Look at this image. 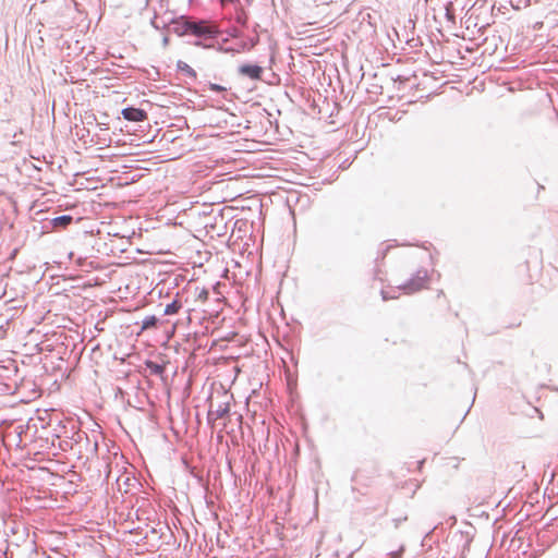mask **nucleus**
<instances>
[{
    "instance_id": "1",
    "label": "nucleus",
    "mask_w": 558,
    "mask_h": 558,
    "mask_svg": "<svg viewBox=\"0 0 558 558\" xmlns=\"http://www.w3.org/2000/svg\"><path fill=\"white\" fill-rule=\"evenodd\" d=\"M174 31L179 35L191 34L199 38L210 39L217 37L218 28L207 21H193L185 19L175 23Z\"/></svg>"
},
{
    "instance_id": "2",
    "label": "nucleus",
    "mask_w": 558,
    "mask_h": 558,
    "mask_svg": "<svg viewBox=\"0 0 558 558\" xmlns=\"http://www.w3.org/2000/svg\"><path fill=\"white\" fill-rule=\"evenodd\" d=\"M428 280V272L426 269H418L415 275L410 278L404 284L399 286L405 293L411 294L420 291L426 286Z\"/></svg>"
},
{
    "instance_id": "3",
    "label": "nucleus",
    "mask_w": 558,
    "mask_h": 558,
    "mask_svg": "<svg viewBox=\"0 0 558 558\" xmlns=\"http://www.w3.org/2000/svg\"><path fill=\"white\" fill-rule=\"evenodd\" d=\"M230 407L229 403L227 402H220L217 405L211 403L207 415L208 422H215L219 418L225 417L226 415H228Z\"/></svg>"
},
{
    "instance_id": "4",
    "label": "nucleus",
    "mask_w": 558,
    "mask_h": 558,
    "mask_svg": "<svg viewBox=\"0 0 558 558\" xmlns=\"http://www.w3.org/2000/svg\"><path fill=\"white\" fill-rule=\"evenodd\" d=\"M123 118L131 122H143L147 119V112L141 108L126 107L121 111Z\"/></svg>"
},
{
    "instance_id": "5",
    "label": "nucleus",
    "mask_w": 558,
    "mask_h": 558,
    "mask_svg": "<svg viewBox=\"0 0 558 558\" xmlns=\"http://www.w3.org/2000/svg\"><path fill=\"white\" fill-rule=\"evenodd\" d=\"M239 74L251 80L258 81L262 78L264 69L257 64H242L239 66Z\"/></svg>"
},
{
    "instance_id": "6",
    "label": "nucleus",
    "mask_w": 558,
    "mask_h": 558,
    "mask_svg": "<svg viewBox=\"0 0 558 558\" xmlns=\"http://www.w3.org/2000/svg\"><path fill=\"white\" fill-rule=\"evenodd\" d=\"M73 221V217L70 215H62L53 218L51 223L54 228H64Z\"/></svg>"
},
{
    "instance_id": "7",
    "label": "nucleus",
    "mask_w": 558,
    "mask_h": 558,
    "mask_svg": "<svg viewBox=\"0 0 558 558\" xmlns=\"http://www.w3.org/2000/svg\"><path fill=\"white\" fill-rule=\"evenodd\" d=\"M145 365L153 375L161 376L165 373V365L162 364L148 360L145 362Z\"/></svg>"
},
{
    "instance_id": "8",
    "label": "nucleus",
    "mask_w": 558,
    "mask_h": 558,
    "mask_svg": "<svg viewBox=\"0 0 558 558\" xmlns=\"http://www.w3.org/2000/svg\"><path fill=\"white\" fill-rule=\"evenodd\" d=\"M76 436H77L76 442H81V441L83 440V438H84V439L86 440V444H87L88 446H90L89 451H90L92 453H94V454H96V453H97V451H98V442H97V440H95V441L92 444L86 433H77V434H76Z\"/></svg>"
},
{
    "instance_id": "9",
    "label": "nucleus",
    "mask_w": 558,
    "mask_h": 558,
    "mask_svg": "<svg viewBox=\"0 0 558 558\" xmlns=\"http://www.w3.org/2000/svg\"><path fill=\"white\" fill-rule=\"evenodd\" d=\"M182 307V304L178 300H173L171 303H169L163 311L165 315H174L177 314Z\"/></svg>"
},
{
    "instance_id": "10",
    "label": "nucleus",
    "mask_w": 558,
    "mask_h": 558,
    "mask_svg": "<svg viewBox=\"0 0 558 558\" xmlns=\"http://www.w3.org/2000/svg\"><path fill=\"white\" fill-rule=\"evenodd\" d=\"M158 324V318L155 315L146 316L142 322V329L155 328Z\"/></svg>"
},
{
    "instance_id": "11",
    "label": "nucleus",
    "mask_w": 558,
    "mask_h": 558,
    "mask_svg": "<svg viewBox=\"0 0 558 558\" xmlns=\"http://www.w3.org/2000/svg\"><path fill=\"white\" fill-rule=\"evenodd\" d=\"M247 20H248V17H247L246 12L242 8L240 10H238L236 15H235L236 23L240 24L241 26H246Z\"/></svg>"
},
{
    "instance_id": "12",
    "label": "nucleus",
    "mask_w": 558,
    "mask_h": 558,
    "mask_svg": "<svg viewBox=\"0 0 558 558\" xmlns=\"http://www.w3.org/2000/svg\"><path fill=\"white\" fill-rule=\"evenodd\" d=\"M208 296H209V292L208 290L206 289H202L197 295V299L205 302L208 300Z\"/></svg>"
},
{
    "instance_id": "13",
    "label": "nucleus",
    "mask_w": 558,
    "mask_h": 558,
    "mask_svg": "<svg viewBox=\"0 0 558 558\" xmlns=\"http://www.w3.org/2000/svg\"><path fill=\"white\" fill-rule=\"evenodd\" d=\"M209 89L213 90V92H225L226 87H223L221 85H218V84H215V83H210L209 84Z\"/></svg>"
},
{
    "instance_id": "14",
    "label": "nucleus",
    "mask_w": 558,
    "mask_h": 558,
    "mask_svg": "<svg viewBox=\"0 0 558 558\" xmlns=\"http://www.w3.org/2000/svg\"><path fill=\"white\" fill-rule=\"evenodd\" d=\"M403 553V547H401L399 550L391 551L389 554L390 558H400Z\"/></svg>"
},
{
    "instance_id": "15",
    "label": "nucleus",
    "mask_w": 558,
    "mask_h": 558,
    "mask_svg": "<svg viewBox=\"0 0 558 558\" xmlns=\"http://www.w3.org/2000/svg\"><path fill=\"white\" fill-rule=\"evenodd\" d=\"M181 69H182V70H184V71H186L190 75H193V76H195V75H196V74H195V71H194L190 65H187L186 63H184V66H183V68H181Z\"/></svg>"
},
{
    "instance_id": "16",
    "label": "nucleus",
    "mask_w": 558,
    "mask_h": 558,
    "mask_svg": "<svg viewBox=\"0 0 558 558\" xmlns=\"http://www.w3.org/2000/svg\"><path fill=\"white\" fill-rule=\"evenodd\" d=\"M381 296H383L384 301H387L389 299H393L395 298L393 295H389L388 292L385 291V290H381Z\"/></svg>"
},
{
    "instance_id": "17",
    "label": "nucleus",
    "mask_w": 558,
    "mask_h": 558,
    "mask_svg": "<svg viewBox=\"0 0 558 558\" xmlns=\"http://www.w3.org/2000/svg\"><path fill=\"white\" fill-rule=\"evenodd\" d=\"M259 41V38L258 36L256 35L254 38L251 39V47H254L258 44Z\"/></svg>"
},
{
    "instance_id": "18",
    "label": "nucleus",
    "mask_w": 558,
    "mask_h": 558,
    "mask_svg": "<svg viewBox=\"0 0 558 558\" xmlns=\"http://www.w3.org/2000/svg\"><path fill=\"white\" fill-rule=\"evenodd\" d=\"M220 2H221L222 4H226V3H235V2H238V0H220Z\"/></svg>"
},
{
    "instance_id": "19",
    "label": "nucleus",
    "mask_w": 558,
    "mask_h": 558,
    "mask_svg": "<svg viewBox=\"0 0 558 558\" xmlns=\"http://www.w3.org/2000/svg\"><path fill=\"white\" fill-rule=\"evenodd\" d=\"M231 36L233 37H238L239 36V33L235 28H233L230 33H229Z\"/></svg>"
},
{
    "instance_id": "20",
    "label": "nucleus",
    "mask_w": 558,
    "mask_h": 558,
    "mask_svg": "<svg viewBox=\"0 0 558 558\" xmlns=\"http://www.w3.org/2000/svg\"><path fill=\"white\" fill-rule=\"evenodd\" d=\"M151 24H153V26H154L155 28H157V29L159 28V25L156 23V21H155V20H153V21H151Z\"/></svg>"
},
{
    "instance_id": "21",
    "label": "nucleus",
    "mask_w": 558,
    "mask_h": 558,
    "mask_svg": "<svg viewBox=\"0 0 558 558\" xmlns=\"http://www.w3.org/2000/svg\"><path fill=\"white\" fill-rule=\"evenodd\" d=\"M167 43H168V38H167V37H165V38H163V44L166 45Z\"/></svg>"
},
{
    "instance_id": "22",
    "label": "nucleus",
    "mask_w": 558,
    "mask_h": 558,
    "mask_svg": "<svg viewBox=\"0 0 558 558\" xmlns=\"http://www.w3.org/2000/svg\"><path fill=\"white\" fill-rule=\"evenodd\" d=\"M257 27H259V25H258V24H256V25H255V27H254V31H255V32L257 31Z\"/></svg>"
}]
</instances>
